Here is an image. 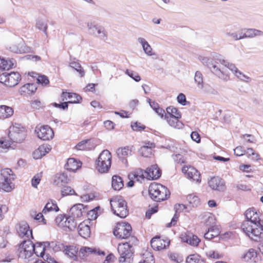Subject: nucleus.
<instances>
[{
  "mask_svg": "<svg viewBox=\"0 0 263 263\" xmlns=\"http://www.w3.org/2000/svg\"><path fill=\"white\" fill-rule=\"evenodd\" d=\"M209 185L213 190H220L222 189L224 184L222 179L218 177H213L208 182Z\"/></svg>",
  "mask_w": 263,
  "mask_h": 263,
  "instance_id": "72a5a7b5",
  "label": "nucleus"
},
{
  "mask_svg": "<svg viewBox=\"0 0 263 263\" xmlns=\"http://www.w3.org/2000/svg\"><path fill=\"white\" fill-rule=\"evenodd\" d=\"M51 147L49 145L42 144L41 145L36 149H35L32 154L33 158L39 159L46 155L51 151Z\"/></svg>",
  "mask_w": 263,
  "mask_h": 263,
  "instance_id": "bb28decb",
  "label": "nucleus"
},
{
  "mask_svg": "<svg viewBox=\"0 0 263 263\" xmlns=\"http://www.w3.org/2000/svg\"><path fill=\"white\" fill-rule=\"evenodd\" d=\"M209 68L211 69L212 71L219 78L227 80L229 79V76L228 74L225 73L223 71H221L216 65L213 63H210L209 65Z\"/></svg>",
  "mask_w": 263,
  "mask_h": 263,
  "instance_id": "e433bc0d",
  "label": "nucleus"
},
{
  "mask_svg": "<svg viewBox=\"0 0 263 263\" xmlns=\"http://www.w3.org/2000/svg\"><path fill=\"white\" fill-rule=\"evenodd\" d=\"M75 148L79 151H90L93 148V145L90 140H83L78 143Z\"/></svg>",
  "mask_w": 263,
  "mask_h": 263,
  "instance_id": "c9c22d12",
  "label": "nucleus"
},
{
  "mask_svg": "<svg viewBox=\"0 0 263 263\" xmlns=\"http://www.w3.org/2000/svg\"><path fill=\"white\" fill-rule=\"evenodd\" d=\"M231 36L235 40L246 38V32L244 29H241L238 33H233Z\"/></svg>",
  "mask_w": 263,
  "mask_h": 263,
  "instance_id": "680f3d73",
  "label": "nucleus"
},
{
  "mask_svg": "<svg viewBox=\"0 0 263 263\" xmlns=\"http://www.w3.org/2000/svg\"><path fill=\"white\" fill-rule=\"evenodd\" d=\"M186 263H203V259L198 254H193L190 255L186 257Z\"/></svg>",
  "mask_w": 263,
  "mask_h": 263,
  "instance_id": "37998d69",
  "label": "nucleus"
},
{
  "mask_svg": "<svg viewBox=\"0 0 263 263\" xmlns=\"http://www.w3.org/2000/svg\"><path fill=\"white\" fill-rule=\"evenodd\" d=\"M170 117L181 118V114L176 108L173 106H169L166 108V114H165V119Z\"/></svg>",
  "mask_w": 263,
  "mask_h": 263,
  "instance_id": "ea45409f",
  "label": "nucleus"
},
{
  "mask_svg": "<svg viewBox=\"0 0 263 263\" xmlns=\"http://www.w3.org/2000/svg\"><path fill=\"white\" fill-rule=\"evenodd\" d=\"M71 216L76 218H80L82 216L85 212L84 205L82 204H77L74 205L70 210Z\"/></svg>",
  "mask_w": 263,
  "mask_h": 263,
  "instance_id": "473e14b6",
  "label": "nucleus"
},
{
  "mask_svg": "<svg viewBox=\"0 0 263 263\" xmlns=\"http://www.w3.org/2000/svg\"><path fill=\"white\" fill-rule=\"evenodd\" d=\"M143 260L139 263H154V256L149 252H146L143 254Z\"/></svg>",
  "mask_w": 263,
  "mask_h": 263,
  "instance_id": "8fccbe9b",
  "label": "nucleus"
},
{
  "mask_svg": "<svg viewBox=\"0 0 263 263\" xmlns=\"http://www.w3.org/2000/svg\"><path fill=\"white\" fill-rule=\"evenodd\" d=\"M63 187L61 191V194L63 196L68 195H72L76 194L75 191L69 186H63Z\"/></svg>",
  "mask_w": 263,
  "mask_h": 263,
  "instance_id": "6e6d98bb",
  "label": "nucleus"
},
{
  "mask_svg": "<svg viewBox=\"0 0 263 263\" xmlns=\"http://www.w3.org/2000/svg\"><path fill=\"white\" fill-rule=\"evenodd\" d=\"M140 41L145 52L148 55H152V49L148 43L143 39H140Z\"/></svg>",
  "mask_w": 263,
  "mask_h": 263,
  "instance_id": "5fc2aeb1",
  "label": "nucleus"
},
{
  "mask_svg": "<svg viewBox=\"0 0 263 263\" xmlns=\"http://www.w3.org/2000/svg\"><path fill=\"white\" fill-rule=\"evenodd\" d=\"M174 161L180 164L185 163L186 162L185 158L181 154H175L173 156Z\"/></svg>",
  "mask_w": 263,
  "mask_h": 263,
  "instance_id": "e2e57ef3",
  "label": "nucleus"
},
{
  "mask_svg": "<svg viewBox=\"0 0 263 263\" xmlns=\"http://www.w3.org/2000/svg\"><path fill=\"white\" fill-rule=\"evenodd\" d=\"M111 186L116 191H120L124 186V181L121 177L119 175H114L111 179Z\"/></svg>",
  "mask_w": 263,
  "mask_h": 263,
  "instance_id": "f704fd0d",
  "label": "nucleus"
},
{
  "mask_svg": "<svg viewBox=\"0 0 263 263\" xmlns=\"http://www.w3.org/2000/svg\"><path fill=\"white\" fill-rule=\"evenodd\" d=\"M14 114L13 107L5 105H0V120H5L12 117Z\"/></svg>",
  "mask_w": 263,
  "mask_h": 263,
  "instance_id": "c85d7f7f",
  "label": "nucleus"
},
{
  "mask_svg": "<svg viewBox=\"0 0 263 263\" xmlns=\"http://www.w3.org/2000/svg\"><path fill=\"white\" fill-rule=\"evenodd\" d=\"M69 180L70 179L66 173H61L55 176L54 183L58 186H63L68 183Z\"/></svg>",
  "mask_w": 263,
  "mask_h": 263,
  "instance_id": "7c9ffc66",
  "label": "nucleus"
},
{
  "mask_svg": "<svg viewBox=\"0 0 263 263\" xmlns=\"http://www.w3.org/2000/svg\"><path fill=\"white\" fill-rule=\"evenodd\" d=\"M47 247V242H36L33 244V253L37 256L44 258L45 256L47 254L45 253Z\"/></svg>",
  "mask_w": 263,
  "mask_h": 263,
  "instance_id": "a878e982",
  "label": "nucleus"
},
{
  "mask_svg": "<svg viewBox=\"0 0 263 263\" xmlns=\"http://www.w3.org/2000/svg\"><path fill=\"white\" fill-rule=\"evenodd\" d=\"M97 254L99 255L104 256L106 253L99 248L95 247H88L86 246L82 247L79 252V255L82 258H86L90 255Z\"/></svg>",
  "mask_w": 263,
  "mask_h": 263,
  "instance_id": "f3484780",
  "label": "nucleus"
},
{
  "mask_svg": "<svg viewBox=\"0 0 263 263\" xmlns=\"http://www.w3.org/2000/svg\"><path fill=\"white\" fill-rule=\"evenodd\" d=\"M170 245V240L160 236H156L151 240V246L155 251H162L167 249Z\"/></svg>",
  "mask_w": 263,
  "mask_h": 263,
  "instance_id": "4468645a",
  "label": "nucleus"
},
{
  "mask_svg": "<svg viewBox=\"0 0 263 263\" xmlns=\"http://www.w3.org/2000/svg\"><path fill=\"white\" fill-rule=\"evenodd\" d=\"M220 234V231L219 227L214 225L208 229V231L204 235V237L206 239L211 240L218 236Z\"/></svg>",
  "mask_w": 263,
  "mask_h": 263,
  "instance_id": "2f4dec72",
  "label": "nucleus"
},
{
  "mask_svg": "<svg viewBox=\"0 0 263 263\" xmlns=\"http://www.w3.org/2000/svg\"><path fill=\"white\" fill-rule=\"evenodd\" d=\"M37 82L43 86H47L49 83V80L45 75H40L37 78Z\"/></svg>",
  "mask_w": 263,
  "mask_h": 263,
  "instance_id": "052dcab7",
  "label": "nucleus"
},
{
  "mask_svg": "<svg viewBox=\"0 0 263 263\" xmlns=\"http://www.w3.org/2000/svg\"><path fill=\"white\" fill-rule=\"evenodd\" d=\"M241 138L243 139L245 141L249 143H253L255 141V137L250 134H244L241 136Z\"/></svg>",
  "mask_w": 263,
  "mask_h": 263,
  "instance_id": "338daca9",
  "label": "nucleus"
},
{
  "mask_svg": "<svg viewBox=\"0 0 263 263\" xmlns=\"http://www.w3.org/2000/svg\"><path fill=\"white\" fill-rule=\"evenodd\" d=\"M26 135L25 128L20 125H13L9 128V137L13 142H20L23 141Z\"/></svg>",
  "mask_w": 263,
  "mask_h": 263,
  "instance_id": "9b49d317",
  "label": "nucleus"
},
{
  "mask_svg": "<svg viewBox=\"0 0 263 263\" xmlns=\"http://www.w3.org/2000/svg\"><path fill=\"white\" fill-rule=\"evenodd\" d=\"M145 170L138 168L133 172H130L128 175V178L129 181L127 183L128 187H132L134 185L135 181L142 182L143 181L145 178Z\"/></svg>",
  "mask_w": 263,
  "mask_h": 263,
  "instance_id": "2eb2a0df",
  "label": "nucleus"
},
{
  "mask_svg": "<svg viewBox=\"0 0 263 263\" xmlns=\"http://www.w3.org/2000/svg\"><path fill=\"white\" fill-rule=\"evenodd\" d=\"M133 146H127L124 147L119 148L117 149V153L120 158H125L132 155Z\"/></svg>",
  "mask_w": 263,
  "mask_h": 263,
  "instance_id": "58836bf2",
  "label": "nucleus"
},
{
  "mask_svg": "<svg viewBox=\"0 0 263 263\" xmlns=\"http://www.w3.org/2000/svg\"><path fill=\"white\" fill-rule=\"evenodd\" d=\"M68 93H71L76 95L74 97L73 96H71V97L70 96L68 97V100H69L67 102L68 103H79L81 101L82 98L80 95L73 92H68Z\"/></svg>",
  "mask_w": 263,
  "mask_h": 263,
  "instance_id": "4d7b16f0",
  "label": "nucleus"
},
{
  "mask_svg": "<svg viewBox=\"0 0 263 263\" xmlns=\"http://www.w3.org/2000/svg\"><path fill=\"white\" fill-rule=\"evenodd\" d=\"M180 119L181 118L170 117H166L165 120L171 126L175 128L181 129L183 128L184 125L180 120Z\"/></svg>",
  "mask_w": 263,
  "mask_h": 263,
  "instance_id": "4c0bfd02",
  "label": "nucleus"
},
{
  "mask_svg": "<svg viewBox=\"0 0 263 263\" xmlns=\"http://www.w3.org/2000/svg\"><path fill=\"white\" fill-rule=\"evenodd\" d=\"M168 257L171 260L174 262H179L181 261L179 254L175 252H170L168 254Z\"/></svg>",
  "mask_w": 263,
  "mask_h": 263,
  "instance_id": "69168bd1",
  "label": "nucleus"
},
{
  "mask_svg": "<svg viewBox=\"0 0 263 263\" xmlns=\"http://www.w3.org/2000/svg\"><path fill=\"white\" fill-rule=\"evenodd\" d=\"M180 238L182 241L194 247H197L200 241L197 236L192 233H183L181 235Z\"/></svg>",
  "mask_w": 263,
  "mask_h": 263,
  "instance_id": "5701e85b",
  "label": "nucleus"
},
{
  "mask_svg": "<svg viewBox=\"0 0 263 263\" xmlns=\"http://www.w3.org/2000/svg\"><path fill=\"white\" fill-rule=\"evenodd\" d=\"M63 252L65 255L73 260L78 259L79 248L76 245H67L64 247Z\"/></svg>",
  "mask_w": 263,
  "mask_h": 263,
  "instance_id": "393cba45",
  "label": "nucleus"
},
{
  "mask_svg": "<svg viewBox=\"0 0 263 263\" xmlns=\"http://www.w3.org/2000/svg\"><path fill=\"white\" fill-rule=\"evenodd\" d=\"M21 80V76L18 72H12L10 73L3 72L0 74V83L9 87L16 86Z\"/></svg>",
  "mask_w": 263,
  "mask_h": 263,
  "instance_id": "6e6552de",
  "label": "nucleus"
},
{
  "mask_svg": "<svg viewBox=\"0 0 263 263\" xmlns=\"http://www.w3.org/2000/svg\"><path fill=\"white\" fill-rule=\"evenodd\" d=\"M182 172L186 177L193 182L199 183L201 181V176L200 172L194 166L184 165L182 168Z\"/></svg>",
  "mask_w": 263,
  "mask_h": 263,
  "instance_id": "ddd939ff",
  "label": "nucleus"
},
{
  "mask_svg": "<svg viewBox=\"0 0 263 263\" xmlns=\"http://www.w3.org/2000/svg\"><path fill=\"white\" fill-rule=\"evenodd\" d=\"M37 89V86L34 83H27L20 88V94L24 97L31 96L35 93Z\"/></svg>",
  "mask_w": 263,
  "mask_h": 263,
  "instance_id": "4be33fe9",
  "label": "nucleus"
},
{
  "mask_svg": "<svg viewBox=\"0 0 263 263\" xmlns=\"http://www.w3.org/2000/svg\"><path fill=\"white\" fill-rule=\"evenodd\" d=\"M82 163L79 160L73 158H68L64 167L68 171L75 172L82 166Z\"/></svg>",
  "mask_w": 263,
  "mask_h": 263,
  "instance_id": "b1692460",
  "label": "nucleus"
},
{
  "mask_svg": "<svg viewBox=\"0 0 263 263\" xmlns=\"http://www.w3.org/2000/svg\"><path fill=\"white\" fill-rule=\"evenodd\" d=\"M148 192L151 199L156 202L166 200L171 196V192L166 186L156 182L150 184Z\"/></svg>",
  "mask_w": 263,
  "mask_h": 263,
  "instance_id": "f03ea898",
  "label": "nucleus"
},
{
  "mask_svg": "<svg viewBox=\"0 0 263 263\" xmlns=\"http://www.w3.org/2000/svg\"><path fill=\"white\" fill-rule=\"evenodd\" d=\"M131 127L133 130L136 132H141L144 130L146 128L144 125L138 122H136L132 123Z\"/></svg>",
  "mask_w": 263,
  "mask_h": 263,
  "instance_id": "13d9d810",
  "label": "nucleus"
},
{
  "mask_svg": "<svg viewBox=\"0 0 263 263\" xmlns=\"http://www.w3.org/2000/svg\"><path fill=\"white\" fill-rule=\"evenodd\" d=\"M246 155L248 158L254 161H257L260 159L259 155L252 148H248L246 150Z\"/></svg>",
  "mask_w": 263,
  "mask_h": 263,
  "instance_id": "49530a36",
  "label": "nucleus"
},
{
  "mask_svg": "<svg viewBox=\"0 0 263 263\" xmlns=\"http://www.w3.org/2000/svg\"><path fill=\"white\" fill-rule=\"evenodd\" d=\"M246 220L245 221H251L261 223L260 213L254 208L248 209L245 213Z\"/></svg>",
  "mask_w": 263,
  "mask_h": 263,
  "instance_id": "6ab92c4d",
  "label": "nucleus"
},
{
  "mask_svg": "<svg viewBox=\"0 0 263 263\" xmlns=\"http://www.w3.org/2000/svg\"><path fill=\"white\" fill-rule=\"evenodd\" d=\"M13 65V64L10 60H6L0 58V69L9 70L12 68Z\"/></svg>",
  "mask_w": 263,
  "mask_h": 263,
  "instance_id": "a18cd8bd",
  "label": "nucleus"
},
{
  "mask_svg": "<svg viewBox=\"0 0 263 263\" xmlns=\"http://www.w3.org/2000/svg\"><path fill=\"white\" fill-rule=\"evenodd\" d=\"M132 246L128 242L120 243L118 246V251L120 254L119 263H130L133 252Z\"/></svg>",
  "mask_w": 263,
  "mask_h": 263,
  "instance_id": "0eeeda50",
  "label": "nucleus"
},
{
  "mask_svg": "<svg viewBox=\"0 0 263 263\" xmlns=\"http://www.w3.org/2000/svg\"><path fill=\"white\" fill-rule=\"evenodd\" d=\"M112 163V155L107 149L103 150L99 155L95 162L96 170L101 174L109 172Z\"/></svg>",
  "mask_w": 263,
  "mask_h": 263,
  "instance_id": "7ed1b4c3",
  "label": "nucleus"
},
{
  "mask_svg": "<svg viewBox=\"0 0 263 263\" xmlns=\"http://www.w3.org/2000/svg\"><path fill=\"white\" fill-rule=\"evenodd\" d=\"M79 234L84 238L89 237L91 234L90 227L87 221L80 223L78 228Z\"/></svg>",
  "mask_w": 263,
  "mask_h": 263,
  "instance_id": "cd10ccee",
  "label": "nucleus"
},
{
  "mask_svg": "<svg viewBox=\"0 0 263 263\" xmlns=\"http://www.w3.org/2000/svg\"><path fill=\"white\" fill-rule=\"evenodd\" d=\"M206 256L210 258L218 259L223 257L222 253L216 250H210L206 252Z\"/></svg>",
  "mask_w": 263,
  "mask_h": 263,
  "instance_id": "c03bdc74",
  "label": "nucleus"
},
{
  "mask_svg": "<svg viewBox=\"0 0 263 263\" xmlns=\"http://www.w3.org/2000/svg\"><path fill=\"white\" fill-rule=\"evenodd\" d=\"M161 170L158 165H152L145 170V178L148 180H154L159 179L161 176Z\"/></svg>",
  "mask_w": 263,
  "mask_h": 263,
  "instance_id": "a211bd4d",
  "label": "nucleus"
},
{
  "mask_svg": "<svg viewBox=\"0 0 263 263\" xmlns=\"http://www.w3.org/2000/svg\"><path fill=\"white\" fill-rule=\"evenodd\" d=\"M187 199L189 202L192 205H197L199 203V198L193 195H189L187 196Z\"/></svg>",
  "mask_w": 263,
  "mask_h": 263,
  "instance_id": "bf43d9fd",
  "label": "nucleus"
},
{
  "mask_svg": "<svg viewBox=\"0 0 263 263\" xmlns=\"http://www.w3.org/2000/svg\"><path fill=\"white\" fill-rule=\"evenodd\" d=\"M242 258L247 262L256 263L261 260V256L254 249H250L244 254Z\"/></svg>",
  "mask_w": 263,
  "mask_h": 263,
  "instance_id": "412c9836",
  "label": "nucleus"
},
{
  "mask_svg": "<svg viewBox=\"0 0 263 263\" xmlns=\"http://www.w3.org/2000/svg\"><path fill=\"white\" fill-rule=\"evenodd\" d=\"M132 228L130 224L126 222H118L113 230L115 236L120 239L128 238L132 235Z\"/></svg>",
  "mask_w": 263,
  "mask_h": 263,
  "instance_id": "423d86ee",
  "label": "nucleus"
},
{
  "mask_svg": "<svg viewBox=\"0 0 263 263\" xmlns=\"http://www.w3.org/2000/svg\"><path fill=\"white\" fill-rule=\"evenodd\" d=\"M59 211V208L55 202L50 201L48 202L45 205L44 208L43 210V213L44 214V215H46L48 213L55 211L57 212Z\"/></svg>",
  "mask_w": 263,
  "mask_h": 263,
  "instance_id": "a19ab883",
  "label": "nucleus"
},
{
  "mask_svg": "<svg viewBox=\"0 0 263 263\" xmlns=\"http://www.w3.org/2000/svg\"><path fill=\"white\" fill-rule=\"evenodd\" d=\"M111 211L118 217L123 218L128 215L127 203L121 196H114L110 199Z\"/></svg>",
  "mask_w": 263,
  "mask_h": 263,
  "instance_id": "20e7f679",
  "label": "nucleus"
},
{
  "mask_svg": "<svg viewBox=\"0 0 263 263\" xmlns=\"http://www.w3.org/2000/svg\"><path fill=\"white\" fill-rule=\"evenodd\" d=\"M234 154L237 156H241L246 154V150L241 145L237 146L234 149Z\"/></svg>",
  "mask_w": 263,
  "mask_h": 263,
  "instance_id": "0e129e2a",
  "label": "nucleus"
},
{
  "mask_svg": "<svg viewBox=\"0 0 263 263\" xmlns=\"http://www.w3.org/2000/svg\"><path fill=\"white\" fill-rule=\"evenodd\" d=\"M201 222L210 227L216 225V219L215 215L211 213H204L201 215Z\"/></svg>",
  "mask_w": 263,
  "mask_h": 263,
  "instance_id": "c756f323",
  "label": "nucleus"
},
{
  "mask_svg": "<svg viewBox=\"0 0 263 263\" xmlns=\"http://www.w3.org/2000/svg\"><path fill=\"white\" fill-rule=\"evenodd\" d=\"M47 245L48 247L52 248L53 250L55 252L59 251L62 249L64 250V247L65 246L62 243L57 241L47 242Z\"/></svg>",
  "mask_w": 263,
  "mask_h": 263,
  "instance_id": "09e8293b",
  "label": "nucleus"
},
{
  "mask_svg": "<svg viewBox=\"0 0 263 263\" xmlns=\"http://www.w3.org/2000/svg\"><path fill=\"white\" fill-rule=\"evenodd\" d=\"M125 72L128 76L132 78L136 82H139L140 81V77L137 73H134V71L127 69Z\"/></svg>",
  "mask_w": 263,
  "mask_h": 263,
  "instance_id": "774afa93",
  "label": "nucleus"
},
{
  "mask_svg": "<svg viewBox=\"0 0 263 263\" xmlns=\"http://www.w3.org/2000/svg\"><path fill=\"white\" fill-rule=\"evenodd\" d=\"M70 67L74 69L77 71H78L81 77L84 76L85 71L80 63L78 62L75 61L70 62Z\"/></svg>",
  "mask_w": 263,
  "mask_h": 263,
  "instance_id": "de8ad7c7",
  "label": "nucleus"
},
{
  "mask_svg": "<svg viewBox=\"0 0 263 263\" xmlns=\"http://www.w3.org/2000/svg\"><path fill=\"white\" fill-rule=\"evenodd\" d=\"M35 133L39 139L44 141H50L54 137L53 129L48 125H37Z\"/></svg>",
  "mask_w": 263,
  "mask_h": 263,
  "instance_id": "9d476101",
  "label": "nucleus"
},
{
  "mask_svg": "<svg viewBox=\"0 0 263 263\" xmlns=\"http://www.w3.org/2000/svg\"><path fill=\"white\" fill-rule=\"evenodd\" d=\"M43 177L42 172L39 173L35 175L31 180V184L32 186L36 188L37 185L40 183L41 178Z\"/></svg>",
  "mask_w": 263,
  "mask_h": 263,
  "instance_id": "864d4df0",
  "label": "nucleus"
},
{
  "mask_svg": "<svg viewBox=\"0 0 263 263\" xmlns=\"http://www.w3.org/2000/svg\"><path fill=\"white\" fill-rule=\"evenodd\" d=\"M156 144L151 141H145L138 150L139 154L142 157L150 158L154 155Z\"/></svg>",
  "mask_w": 263,
  "mask_h": 263,
  "instance_id": "dca6fc26",
  "label": "nucleus"
},
{
  "mask_svg": "<svg viewBox=\"0 0 263 263\" xmlns=\"http://www.w3.org/2000/svg\"><path fill=\"white\" fill-rule=\"evenodd\" d=\"M17 232L18 235L22 238H26L27 239L30 238H33L32 230L30 229L28 224L26 222H22L19 224Z\"/></svg>",
  "mask_w": 263,
  "mask_h": 263,
  "instance_id": "aec40b11",
  "label": "nucleus"
},
{
  "mask_svg": "<svg viewBox=\"0 0 263 263\" xmlns=\"http://www.w3.org/2000/svg\"><path fill=\"white\" fill-rule=\"evenodd\" d=\"M240 229L250 239L257 241L263 237V225L261 223L243 221Z\"/></svg>",
  "mask_w": 263,
  "mask_h": 263,
  "instance_id": "f257e3e1",
  "label": "nucleus"
},
{
  "mask_svg": "<svg viewBox=\"0 0 263 263\" xmlns=\"http://www.w3.org/2000/svg\"><path fill=\"white\" fill-rule=\"evenodd\" d=\"M100 210V207H96L90 210L87 213V217L89 220H93L97 218L98 216V211Z\"/></svg>",
  "mask_w": 263,
  "mask_h": 263,
  "instance_id": "603ef678",
  "label": "nucleus"
},
{
  "mask_svg": "<svg viewBox=\"0 0 263 263\" xmlns=\"http://www.w3.org/2000/svg\"><path fill=\"white\" fill-rule=\"evenodd\" d=\"M246 32V38H253L257 36H261L263 35V32L255 29H245Z\"/></svg>",
  "mask_w": 263,
  "mask_h": 263,
  "instance_id": "79ce46f5",
  "label": "nucleus"
},
{
  "mask_svg": "<svg viewBox=\"0 0 263 263\" xmlns=\"http://www.w3.org/2000/svg\"><path fill=\"white\" fill-rule=\"evenodd\" d=\"M20 257L27 258L33 254V243L29 239L24 240L20 244L17 249Z\"/></svg>",
  "mask_w": 263,
  "mask_h": 263,
  "instance_id": "f8f14e48",
  "label": "nucleus"
},
{
  "mask_svg": "<svg viewBox=\"0 0 263 263\" xmlns=\"http://www.w3.org/2000/svg\"><path fill=\"white\" fill-rule=\"evenodd\" d=\"M12 142L11 139L9 140L6 138L2 137L0 139V148L8 149L12 145Z\"/></svg>",
  "mask_w": 263,
  "mask_h": 263,
  "instance_id": "3c124183",
  "label": "nucleus"
},
{
  "mask_svg": "<svg viewBox=\"0 0 263 263\" xmlns=\"http://www.w3.org/2000/svg\"><path fill=\"white\" fill-rule=\"evenodd\" d=\"M56 223L59 227L70 231L74 230L77 225L75 219L71 216H66L65 215H59L55 219Z\"/></svg>",
  "mask_w": 263,
  "mask_h": 263,
  "instance_id": "1a4fd4ad",
  "label": "nucleus"
},
{
  "mask_svg": "<svg viewBox=\"0 0 263 263\" xmlns=\"http://www.w3.org/2000/svg\"><path fill=\"white\" fill-rule=\"evenodd\" d=\"M14 179V175L12 170L8 168L2 170L0 176V187L6 192H10L13 188L12 181Z\"/></svg>",
  "mask_w": 263,
  "mask_h": 263,
  "instance_id": "39448f33",
  "label": "nucleus"
}]
</instances>
